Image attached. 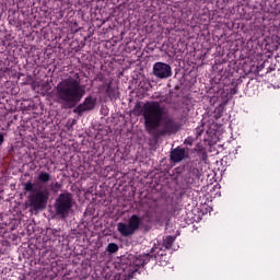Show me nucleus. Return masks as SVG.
Here are the masks:
<instances>
[{
  "label": "nucleus",
  "mask_w": 280,
  "mask_h": 280,
  "mask_svg": "<svg viewBox=\"0 0 280 280\" xmlns=\"http://www.w3.org/2000/svg\"><path fill=\"white\" fill-rule=\"evenodd\" d=\"M158 249L163 250L162 247H159V246L154 245V246L151 248V253H155Z\"/></svg>",
  "instance_id": "nucleus-15"
},
{
  "label": "nucleus",
  "mask_w": 280,
  "mask_h": 280,
  "mask_svg": "<svg viewBox=\"0 0 280 280\" xmlns=\"http://www.w3.org/2000/svg\"><path fill=\"white\" fill-rule=\"evenodd\" d=\"M24 191H32L26 200V207L31 211H45L47 209V202L49 201V189L45 187L44 189L34 190V185L32 182H26L23 184Z\"/></svg>",
  "instance_id": "nucleus-3"
},
{
  "label": "nucleus",
  "mask_w": 280,
  "mask_h": 280,
  "mask_svg": "<svg viewBox=\"0 0 280 280\" xmlns=\"http://www.w3.org/2000/svg\"><path fill=\"white\" fill-rule=\"evenodd\" d=\"M148 257H150L149 254L139 256L138 258H136L135 265L138 266V268H140V266H145V264H148V261H150V258H148Z\"/></svg>",
  "instance_id": "nucleus-10"
},
{
  "label": "nucleus",
  "mask_w": 280,
  "mask_h": 280,
  "mask_svg": "<svg viewBox=\"0 0 280 280\" xmlns=\"http://www.w3.org/2000/svg\"><path fill=\"white\" fill-rule=\"evenodd\" d=\"M192 173H194V174H199L200 171H199L198 168H192Z\"/></svg>",
  "instance_id": "nucleus-16"
},
{
  "label": "nucleus",
  "mask_w": 280,
  "mask_h": 280,
  "mask_svg": "<svg viewBox=\"0 0 280 280\" xmlns=\"http://www.w3.org/2000/svg\"><path fill=\"white\" fill-rule=\"evenodd\" d=\"M184 159H187V151L185 149L177 147L171 152V160L173 163H180Z\"/></svg>",
  "instance_id": "nucleus-8"
},
{
  "label": "nucleus",
  "mask_w": 280,
  "mask_h": 280,
  "mask_svg": "<svg viewBox=\"0 0 280 280\" xmlns=\"http://www.w3.org/2000/svg\"><path fill=\"white\" fill-rule=\"evenodd\" d=\"M185 145H194V139L192 138H187L185 141H184Z\"/></svg>",
  "instance_id": "nucleus-14"
},
{
  "label": "nucleus",
  "mask_w": 280,
  "mask_h": 280,
  "mask_svg": "<svg viewBox=\"0 0 280 280\" xmlns=\"http://www.w3.org/2000/svg\"><path fill=\"white\" fill-rule=\"evenodd\" d=\"M141 226V218L137 214H132L128 223L119 222L117 224V231L122 237H132L137 230Z\"/></svg>",
  "instance_id": "nucleus-5"
},
{
  "label": "nucleus",
  "mask_w": 280,
  "mask_h": 280,
  "mask_svg": "<svg viewBox=\"0 0 280 280\" xmlns=\"http://www.w3.org/2000/svg\"><path fill=\"white\" fill-rule=\"evenodd\" d=\"M106 250H107V253H110V254L117 253V250H119V246H117V244H115V243H109L107 245Z\"/></svg>",
  "instance_id": "nucleus-13"
},
{
  "label": "nucleus",
  "mask_w": 280,
  "mask_h": 280,
  "mask_svg": "<svg viewBox=\"0 0 280 280\" xmlns=\"http://www.w3.org/2000/svg\"><path fill=\"white\" fill-rule=\"evenodd\" d=\"M38 183L42 185H47L51 180V175L45 171H42L37 176Z\"/></svg>",
  "instance_id": "nucleus-9"
},
{
  "label": "nucleus",
  "mask_w": 280,
  "mask_h": 280,
  "mask_svg": "<svg viewBox=\"0 0 280 280\" xmlns=\"http://www.w3.org/2000/svg\"><path fill=\"white\" fill-rule=\"evenodd\" d=\"M139 115L144 119V128L149 135H176L180 130L174 118L170 117L167 109L159 102L150 101L142 105H136ZM160 128V129H159Z\"/></svg>",
  "instance_id": "nucleus-1"
},
{
  "label": "nucleus",
  "mask_w": 280,
  "mask_h": 280,
  "mask_svg": "<svg viewBox=\"0 0 280 280\" xmlns=\"http://www.w3.org/2000/svg\"><path fill=\"white\" fill-rule=\"evenodd\" d=\"M73 195L71 192L60 194L54 203L56 215H58L60 220H67L69 213H71V209H73Z\"/></svg>",
  "instance_id": "nucleus-4"
},
{
  "label": "nucleus",
  "mask_w": 280,
  "mask_h": 280,
  "mask_svg": "<svg viewBox=\"0 0 280 280\" xmlns=\"http://www.w3.org/2000/svg\"><path fill=\"white\" fill-rule=\"evenodd\" d=\"M56 94L61 102L73 108L86 95V89L81 84L80 74L74 73L57 84Z\"/></svg>",
  "instance_id": "nucleus-2"
},
{
  "label": "nucleus",
  "mask_w": 280,
  "mask_h": 280,
  "mask_svg": "<svg viewBox=\"0 0 280 280\" xmlns=\"http://www.w3.org/2000/svg\"><path fill=\"white\" fill-rule=\"evenodd\" d=\"M176 241V237L174 236H166L164 240H163V246L164 248L166 249H170L172 248V246L174 245V242Z\"/></svg>",
  "instance_id": "nucleus-11"
},
{
  "label": "nucleus",
  "mask_w": 280,
  "mask_h": 280,
  "mask_svg": "<svg viewBox=\"0 0 280 280\" xmlns=\"http://www.w3.org/2000/svg\"><path fill=\"white\" fill-rule=\"evenodd\" d=\"M95 108V100L92 96H89L84 100L82 104H80L74 113L82 115V113H86V110H93Z\"/></svg>",
  "instance_id": "nucleus-7"
},
{
  "label": "nucleus",
  "mask_w": 280,
  "mask_h": 280,
  "mask_svg": "<svg viewBox=\"0 0 280 280\" xmlns=\"http://www.w3.org/2000/svg\"><path fill=\"white\" fill-rule=\"evenodd\" d=\"M60 189H62V184H60L58 182H52L50 184V190H52L54 194H58V191H60Z\"/></svg>",
  "instance_id": "nucleus-12"
},
{
  "label": "nucleus",
  "mask_w": 280,
  "mask_h": 280,
  "mask_svg": "<svg viewBox=\"0 0 280 280\" xmlns=\"http://www.w3.org/2000/svg\"><path fill=\"white\" fill-rule=\"evenodd\" d=\"M153 75L159 80H167V78H172V66L165 62H155L153 65Z\"/></svg>",
  "instance_id": "nucleus-6"
},
{
  "label": "nucleus",
  "mask_w": 280,
  "mask_h": 280,
  "mask_svg": "<svg viewBox=\"0 0 280 280\" xmlns=\"http://www.w3.org/2000/svg\"><path fill=\"white\" fill-rule=\"evenodd\" d=\"M3 143V135L0 133V145Z\"/></svg>",
  "instance_id": "nucleus-17"
}]
</instances>
